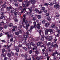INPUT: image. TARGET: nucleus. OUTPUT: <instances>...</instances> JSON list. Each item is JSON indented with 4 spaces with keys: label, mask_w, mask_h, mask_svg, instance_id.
I'll list each match as a JSON object with an SVG mask.
<instances>
[{
    "label": "nucleus",
    "mask_w": 60,
    "mask_h": 60,
    "mask_svg": "<svg viewBox=\"0 0 60 60\" xmlns=\"http://www.w3.org/2000/svg\"><path fill=\"white\" fill-rule=\"evenodd\" d=\"M35 1L34 0H30V1H28V2H26L25 4V3H23L22 6L23 7L25 6V4L26 5L25 7L26 8L29 5V4H30V3H31L32 4H34L35 3Z\"/></svg>",
    "instance_id": "obj_1"
},
{
    "label": "nucleus",
    "mask_w": 60,
    "mask_h": 60,
    "mask_svg": "<svg viewBox=\"0 0 60 60\" xmlns=\"http://www.w3.org/2000/svg\"><path fill=\"white\" fill-rule=\"evenodd\" d=\"M26 14H27V13H26V14L24 15L23 16V22H25V23L26 24V23H27L29 22V21L28 20H25L26 19V18L25 17V16L26 15Z\"/></svg>",
    "instance_id": "obj_2"
},
{
    "label": "nucleus",
    "mask_w": 60,
    "mask_h": 60,
    "mask_svg": "<svg viewBox=\"0 0 60 60\" xmlns=\"http://www.w3.org/2000/svg\"><path fill=\"white\" fill-rule=\"evenodd\" d=\"M46 39H47L48 41H51L53 40V38L52 37L49 36V37H45Z\"/></svg>",
    "instance_id": "obj_3"
},
{
    "label": "nucleus",
    "mask_w": 60,
    "mask_h": 60,
    "mask_svg": "<svg viewBox=\"0 0 60 60\" xmlns=\"http://www.w3.org/2000/svg\"><path fill=\"white\" fill-rule=\"evenodd\" d=\"M7 55L8 57H11V56H13V55H14V53H13V52H11L10 54L9 53L7 54Z\"/></svg>",
    "instance_id": "obj_4"
},
{
    "label": "nucleus",
    "mask_w": 60,
    "mask_h": 60,
    "mask_svg": "<svg viewBox=\"0 0 60 60\" xmlns=\"http://www.w3.org/2000/svg\"><path fill=\"white\" fill-rule=\"evenodd\" d=\"M13 9V8L12 7V6H10L9 7L7 8H6L7 10L9 11H10V9L11 10H12V9Z\"/></svg>",
    "instance_id": "obj_5"
},
{
    "label": "nucleus",
    "mask_w": 60,
    "mask_h": 60,
    "mask_svg": "<svg viewBox=\"0 0 60 60\" xmlns=\"http://www.w3.org/2000/svg\"><path fill=\"white\" fill-rule=\"evenodd\" d=\"M54 44V43H53V44L51 45L52 46V47H54H54L55 48H58V45H57L56 44L55 45Z\"/></svg>",
    "instance_id": "obj_6"
},
{
    "label": "nucleus",
    "mask_w": 60,
    "mask_h": 60,
    "mask_svg": "<svg viewBox=\"0 0 60 60\" xmlns=\"http://www.w3.org/2000/svg\"><path fill=\"white\" fill-rule=\"evenodd\" d=\"M10 33H11V32H9V33L7 32V33H5V34L7 36L8 38H9L10 36V35H9V34H10Z\"/></svg>",
    "instance_id": "obj_7"
},
{
    "label": "nucleus",
    "mask_w": 60,
    "mask_h": 60,
    "mask_svg": "<svg viewBox=\"0 0 60 60\" xmlns=\"http://www.w3.org/2000/svg\"><path fill=\"white\" fill-rule=\"evenodd\" d=\"M59 7H60V6L58 5H56L54 6V8L56 9H57V8H58Z\"/></svg>",
    "instance_id": "obj_8"
},
{
    "label": "nucleus",
    "mask_w": 60,
    "mask_h": 60,
    "mask_svg": "<svg viewBox=\"0 0 60 60\" xmlns=\"http://www.w3.org/2000/svg\"><path fill=\"white\" fill-rule=\"evenodd\" d=\"M21 56L22 57H24V56H25V57H28V56H27V54H24V55L22 54L21 55Z\"/></svg>",
    "instance_id": "obj_9"
},
{
    "label": "nucleus",
    "mask_w": 60,
    "mask_h": 60,
    "mask_svg": "<svg viewBox=\"0 0 60 60\" xmlns=\"http://www.w3.org/2000/svg\"><path fill=\"white\" fill-rule=\"evenodd\" d=\"M46 31H48L49 32H50L51 33H52L53 34H54V33H53V30L52 29H47V30H46Z\"/></svg>",
    "instance_id": "obj_10"
},
{
    "label": "nucleus",
    "mask_w": 60,
    "mask_h": 60,
    "mask_svg": "<svg viewBox=\"0 0 60 60\" xmlns=\"http://www.w3.org/2000/svg\"><path fill=\"white\" fill-rule=\"evenodd\" d=\"M41 25V23L40 22H39L38 23L37 27L38 28V29H40V27L39 26H40Z\"/></svg>",
    "instance_id": "obj_11"
},
{
    "label": "nucleus",
    "mask_w": 60,
    "mask_h": 60,
    "mask_svg": "<svg viewBox=\"0 0 60 60\" xmlns=\"http://www.w3.org/2000/svg\"><path fill=\"white\" fill-rule=\"evenodd\" d=\"M49 25V24L48 22H47L45 23V26L46 27H48Z\"/></svg>",
    "instance_id": "obj_12"
},
{
    "label": "nucleus",
    "mask_w": 60,
    "mask_h": 60,
    "mask_svg": "<svg viewBox=\"0 0 60 60\" xmlns=\"http://www.w3.org/2000/svg\"><path fill=\"white\" fill-rule=\"evenodd\" d=\"M13 24L11 23L9 24L8 26L9 27H12L13 26Z\"/></svg>",
    "instance_id": "obj_13"
},
{
    "label": "nucleus",
    "mask_w": 60,
    "mask_h": 60,
    "mask_svg": "<svg viewBox=\"0 0 60 60\" xmlns=\"http://www.w3.org/2000/svg\"><path fill=\"white\" fill-rule=\"evenodd\" d=\"M26 8H25L23 9L22 10L21 12L22 13H23L24 11H25L26 10Z\"/></svg>",
    "instance_id": "obj_14"
},
{
    "label": "nucleus",
    "mask_w": 60,
    "mask_h": 60,
    "mask_svg": "<svg viewBox=\"0 0 60 60\" xmlns=\"http://www.w3.org/2000/svg\"><path fill=\"white\" fill-rule=\"evenodd\" d=\"M47 19L48 21H50L51 20V18H50V17H47Z\"/></svg>",
    "instance_id": "obj_15"
},
{
    "label": "nucleus",
    "mask_w": 60,
    "mask_h": 60,
    "mask_svg": "<svg viewBox=\"0 0 60 60\" xmlns=\"http://www.w3.org/2000/svg\"><path fill=\"white\" fill-rule=\"evenodd\" d=\"M36 59L37 60H39V59H42V57H40L39 58L38 57L36 58Z\"/></svg>",
    "instance_id": "obj_16"
},
{
    "label": "nucleus",
    "mask_w": 60,
    "mask_h": 60,
    "mask_svg": "<svg viewBox=\"0 0 60 60\" xmlns=\"http://www.w3.org/2000/svg\"><path fill=\"white\" fill-rule=\"evenodd\" d=\"M49 4L50 5V6H52V5H53L54 4V3L52 2H50L49 3Z\"/></svg>",
    "instance_id": "obj_17"
},
{
    "label": "nucleus",
    "mask_w": 60,
    "mask_h": 60,
    "mask_svg": "<svg viewBox=\"0 0 60 60\" xmlns=\"http://www.w3.org/2000/svg\"><path fill=\"white\" fill-rule=\"evenodd\" d=\"M2 7L3 8H6V5L5 4H3L2 6Z\"/></svg>",
    "instance_id": "obj_18"
},
{
    "label": "nucleus",
    "mask_w": 60,
    "mask_h": 60,
    "mask_svg": "<svg viewBox=\"0 0 60 60\" xmlns=\"http://www.w3.org/2000/svg\"><path fill=\"white\" fill-rule=\"evenodd\" d=\"M6 52V51H5V49H3L2 51V53H4V52Z\"/></svg>",
    "instance_id": "obj_19"
},
{
    "label": "nucleus",
    "mask_w": 60,
    "mask_h": 60,
    "mask_svg": "<svg viewBox=\"0 0 60 60\" xmlns=\"http://www.w3.org/2000/svg\"><path fill=\"white\" fill-rule=\"evenodd\" d=\"M7 27H8V26L6 25H4V27L5 29H6L7 28Z\"/></svg>",
    "instance_id": "obj_20"
},
{
    "label": "nucleus",
    "mask_w": 60,
    "mask_h": 60,
    "mask_svg": "<svg viewBox=\"0 0 60 60\" xmlns=\"http://www.w3.org/2000/svg\"><path fill=\"white\" fill-rule=\"evenodd\" d=\"M47 30V29L46 30H45V34H46V35H47L48 34V30Z\"/></svg>",
    "instance_id": "obj_21"
},
{
    "label": "nucleus",
    "mask_w": 60,
    "mask_h": 60,
    "mask_svg": "<svg viewBox=\"0 0 60 60\" xmlns=\"http://www.w3.org/2000/svg\"><path fill=\"white\" fill-rule=\"evenodd\" d=\"M55 25L54 24H52L51 25V27L52 28H54V27H55Z\"/></svg>",
    "instance_id": "obj_22"
},
{
    "label": "nucleus",
    "mask_w": 60,
    "mask_h": 60,
    "mask_svg": "<svg viewBox=\"0 0 60 60\" xmlns=\"http://www.w3.org/2000/svg\"><path fill=\"white\" fill-rule=\"evenodd\" d=\"M37 17L38 19H41V15H38Z\"/></svg>",
    "instance_id": "obj_23"
},
{
    "label": "nucleus",
    "mask_w": 60,
    "mask_h": 60,
    "mask_svg": "<svg viewBox=\"0 0 60 60\" xmlns=\"http://www.w3.org/2000/svg\"><path fill=\"white\" fill-rule=\"evenodd\" d=\"M1 57H4L5 56V54H1Z\"/></svg>",
    "instance_id": "obj_24"
},
{
    "label": "nucleus",
    "mask_w": 60,
    "mask_h": 60,
    "mask_svg": "<svg viewBox=\"0 0 60 60\" xmlns=\"http://www.w3.org/2000/svg\"><path fill=\"white\" fill-rule=\"evenodd\" d=\"M30 44L31 45L33 46H34V43L33 42H31L30 43Z\"/></svg>",
    "instance_id": "obj_25"
},
{
    "label": "nucleus",
    "mask_w": 60,
    "mask_h": 60,
    "mask_svg": "<svg viewBox=\"0 0 60 60\" xmlns=\"http://www.w3.org/2000/svg\"><path fill=\"white\" fill-rule=\"evenodd\" d=\"M53 43H51V42H49L47 44V45H51V44H53Z\"/></svg>",
    "instance_id": "obj_26"
},
{
    "label": "nucleus",
    "mask_w": 60,
    "mask_h": 60,
    "mask_svg": "<svg viewBox=\"0 0 60 60\" xmlns=\"http://www.w3.org/2000/svg\"><path fill=\"white\" fill-rule=\"evenodd\" d=\"M11 11L12 13H13L14 12V9H12L11 10Z\"/></svg>",
    "instance_id": "obj_27"
},
{
    "label": "nucleus",
    "mask_w": 60,
    "mask_h": 60,
    "mask_svg": "<svg viewBox=\"0 0 60 60\" xmlns=\"http://www.w3.org/2000/svg\"><path fill=\"white\" fill-rule=\"evenodd\" d=\"M15 6H16L17 7H18L19 6V5H18V4L17 3H16L15 4Z\"/></svg>",
    "instance_id": "obj_28"
},
{
    "label": "nucleus",
    "mask_w": 60,
    "mask_h": 60,
    "mask_svg": "<svg viewBox=\"0 0 60 60\" xmlns=\"http://www.w3.org/2000/svg\"><path fill=\"white\" fill-rule=\"evenodd\" d=\"M16 52H18L19 51V48H16Z\"/></svg>",
    "instance_id": "obj_29"
},
{
    "label": "nucleus",
    "mask_w": 60,
    "mask_h": 60,
    "mask_svg": "<svg viewBox=\"0 0 60 60\" xmlns=\"http://www.w3.org/2000/svg\"><path fill=\"white\" fill-rule=\"evenodd\" d=\"M37 46H40L41 45V43L38 42L37 43Z\"/></svg>",
    "instance_id": "obj_30"
},
{
    "label": "nucleus",
    "mask_w": 60,
    "mask_h": 60,
    "mask_svg": "<svg viewBox=\"0 0 60 60\" xmlns=\"http://www.w3.org/2000/svg\"><path fill=\"white\" fill-rule=\"evenodd\" d=\"M23 49H24L25 50V51H27V48H26V47H24L23 48Z\"/></svg>",
    "instance_id": "obj_31"
},
{
    "label": "nucleus",
    "mask_w": 60,
    "mask_h": 60,
    "mask_svg": "<svg viewBox=\"0 0 60 60\" xmlns=\"http://www.w3.org/2000/svg\"><path fill=\"white\" fill-rule=\"evenodd\" d=\"M3 18H4L5 19H6L5 18H6V17H5L4 16H1V17H0V19H2Z\"/></svg>",
    "instance_id": "obj_32"
},
{
    "label": "nucleus",
    "mask_w": 60,
    "mask_h": 60,
    "mask_svg": "<svg viewBox=\"0 0 60 60\" xmlns=\"http://www.w3.org/2000/svg\"><path fill=\"white\" fill-rule=\"evenodd\" d=\"M46 21L45 20H42V23L43 24H44V23H45V22Z\"/></svg>",
    "instance_id": "obj_33"
},
{
    "label": "nucleus",
    "mask_w": 60,
    "mask_h": 60,
    "mask_svg": "<svg viewBox=\"0 0 60 60\" xmlns=\"http://www.w3.org/2000/svg\"><path fill=\"white\" fill-rule=\"evenodd\" d=\"M35 52L37 55H38L39 54V52H38V51H35Z\"/></svg>",
    "instance_id": "obj_34"
},
{
    "label": "nucleus",
    "mask_w": 60,
    "mask_h": 60,
    "mask_svg": "<svg viewBox=\"0 0 60 60\" xmlns=\"http://www.w3.org/2000/svg\"><path fill=\"white\" fill-rule=\"evenodd\" d=\"M40 40L41 41H43V37H42V36H41V37L40 39Z\"/></svg>",
    "instance_id": "obj_35"
},
{
    "label": "nucleus",
    "mask_w": 60,
    "mask_h": 60,
    "mask_svg": "<svg viewBox=\"0 0 60 60\" xmlns=\"http://www.w3.org/2000/svg\"><path fill=\"white\" fill-rule=\"evenodd\" d=\"M37 49V47L34 46V48H33L32 49L33 50H34V49Z\"/></svg>",
    "instance_id": "obj_36"
},
{
    "label": "nucleus",
    "mask_w": 60,
    "mask_h": 60,
    "mask_svg": "<svg viewBox=\"0 0 60 60\" xmlns=\"http://www.w3.org/2000/svg\"><path fill=\"white\" fill-rule=\"evenodd\" d=\"M35 11L36 12H39V10L38 9H35Z\"/></svg>",
    "instance_id": "obj_37"
},
{
    "label": "nucleus",
    "mask_w": 60,
    "mask_h": 60,
    "mask_svg": "<svg viewBox=\"0 0 60 60\" xmlns=\"http://www.w3.org/2000/svg\"><path fill=\"white\" fill-rule=\"evenodd\" d=\"M19 33L18 32H16L15 33V35H19Z\"/></svg>",
    "instance_id": "obj_38"
},
{
    "label": "nucleus",
    "mask_w": 60,
    "mask_h": 60,
    "mask_svg": "<svg viewBox=\"0 0 60 60\" xmlns=\"http://www.w3.org/2000/svg\"><path fill=\"white\" fill-rule=\"evenodd\" d=\"M22 9V7L20 6L19 8V9L20 10H21V9Z\"/></svg>",
    "instance_id": "obj_39"
},
{
    "label": "nucleus",
    "mask_w": 60,
    "mask_h": 60,
    "mask_svg": "<svg viewBox=\"0 0 60 60\" xmlns=\"http://www.w3.org/2000/svg\"><path fill=\"white\" fill-rule=\"evenodd\" d=\"M13 41V39L12 38H11L10 40V41H11H11Z\"/></svg>",
    "instance_id": "obj_40"
},
{
    "label": "nucleus",
    "mask_w": 60,
    "mask_h": 60,
    "mask_svg": "<svg viewBox=\"0 0 60 60\" xmlns=\"http://www.w3.org/2000/svg\"><path fill=\"white\" fill-rule=\"evenodd\" d=\"M56 54H57V55H59V56H60V53H59L58 52H56L55 53Z\"/></svg>",
    "instance_id": "obj_41"
},
{
    "label": "nucleus",
    "mask_w": 60,
    "mask_h": 60,
    "mask_svg": "<svg viewBox=\"0 0 60 60\" xmlns=\"http://www.w3.org/2000/svg\"><path fill=\"white\" fill-rule=\"evenodd\" d=\"M1 41L2 42H3L4 43V42H5V41H4V40H1Z\"/></svg>",
    "instance_id": "obj_42"
},
{
    "label": "nucleus",
    "mask_w": 60,
    "mask_h": 60,
    "mask_svg": "<svg viewBox=\"0 0 60 60\" xmlns=\"http://www.w3.org/2000/svg\"><path fill=\"white\" fill-rule=\"evenodd\" d=\"M8 59V58H7V57H5L4 58V60H7Z\"/></svg>",
    "instance_id": "obj_43"
},
{
    "label": "nucleus",
    "mask_w": 60,
    "mask_h": 60,
    "mask_svg": "<svg viewBox=\"0 0 60 60\" xmlns=\"http://www.w3.org/2000/svg\"><path fill=\"white\" fill-rule=\"evenodd\" d=\"M23 36L24 38H27L28 37V36L26 35H25L24 36Z\"/></svg>",
    "instance_id": "obj_44"
},
{
    "label": "nucleus",
    "mask_w": 60,
    "mask_h": 60,
    "mask_svg": "<svg viewBox=\"0 0 60 60\" xmlns=\"http://www.w3.org/2000/svg\"><path fill=\"white\" fill-rule=\"evenodd\" d=\"M56 52H57L56 51L52 55V56H55V54H56Z\"/></svg>",
    "instance_id": "obj_45"
},
{
    "label": "nucleus",
    "mask_w": 60,
    "mask_h": 60,
    "mask_svg": "<svg viewBox=\"0 0 60 60\" xmlns=\"http://www.w3.org/2000/svg\"><path fill=\"white\" fill-rule=\"evenodd\" d=\"M14 28H17V26H15L13 27Z\"/></svg>",
    "instance_id": "obj_46"
},
{
    "label": "nucleus",
    "mask_w": 60,
    "mask_h": 60,
    "mask_svg": "<svg viewBox=\"0 0 60 60\" xmlns=\"http://www.w3.org/2000/svg\"><path fill=\"white\" fill-rule=\"evenodd\" d=\"M44 4L45 5H46L47 6H48L49 5V4H48L47 3H45Z\"/></svg>",
    "instance_id": "obj_47"
},
{
    "label": "nucleus",
    "mask_w": 60,
    "mask_h": 60,
    "mask_svg": "<svg viewBox=\"0 0 60 60\" xmlns=\"http://www.w3.org/2000/svg\"><path fill=\"white\" fill-rule=\"evenodd\" d=\"M14 14L15 15H17V14H18V13L16 12H15L14 13Z\"/></svg>",
    "instance_id": "obj_48"
},
{
    "label": "nucleus",
    "mask_w": 60,
    "mask_h": 60,
    "mask_svg": "<svg viewBox=\"0 0 60 60\" xmlns=\"http://www.w3.org/2000/svg\"><path fill=\"white\" fill-rule=\"evenodd\" d=\"M27 31H28V32H31V30H27Z\"/></svg>",
    "instance_id": "obj_49"
},
{
    "label": "nucleus",
    "mask_w": 60,
    "mask_h": 60,
    "mask_svg": "<svg viewBox=\"0 0 60 60\" xmlns=\"http://www.w3.org/2000/svg\"><path fill=\"white\" fill-rule=\"evenodd\" d=\"M29 24H27L26 25V27H28L29 26Z\"/></svg>",
    "instance_id": "obj_50"
},
{
    "label": "nucleus",
    "mask_w": 60,
    "mask_h": 60,
    "mask_svg": "<svg viewBox=\"0 0 60 60\" xmlns=\"http://www.w3.org/2000/svg\"><path fill=\"white\" fill-rule=\"evenodd\" d=\"M38 12L39 13H41L42 12V11H38Z\"/></svg>",
    "instance_id": "obj_51"
},
{
    "label": "nucleus",
    "mask_w": 60,
    "mask_h": 60,
    "mask_svg": "<svg viewBox=\"0 0 60 60\" xmlns=\"http://www.w3.org/2000/svg\"><path fill=\"white\" fill-rule=\"evenodd\" d=\"M56 57H53V60H56Z\"/></svg>",
    "instance_id": "obj_52"
},
{
    "label": "nucleus",
    "mask_w": 60,
    "mask_h": 60,
    "mask_svg": "<svg viewBox=\"0 0 60 60\" xmlns=\"http://www.w3.org/2000/svg\"><path fill=\"white\" fill-rule=\"evenodd\" d=\"M49 14L48 13L46 14V16H49Z\"/></svg>",
    "instance_id": "obj_53"
},
{
    "label": "nucleus",
    "mask_w": 60,
    "mask_h": 60,
    "mask_svg": "<svg viewBox=\"0 0 60 60\" xmlns=\"http://www.w3.org/2000/svg\"><path fill=\"white\" fill-rule=\"evenodd\" d=\"M30 28H30L31 29H33L34 28V26H31Z\"/></svg>",
    "instance_id": "obj_54"
},
{
    "label": "nucleus",
    "mask_w": 60,
    "mask_h": 60,
    "mask_svg": "<svg viewBox=\"0 0 60 60\" xmlns=\"http://www.w3.org/2000/svg\"><path fill=\"white\" fill-rule=\"evenodd\" d=\"M43 11L44 12H47V11L46 10H43Z\"/></svg>",
    "instance_id": "obj_55"
},
{
    "label": "nucleus",
    "mask_w": 60,
    "mask_h": 60,
    "mask_svg": "<svg viewBox=\"0 0 60 60\" xmlns=\"http://www.w3.org/2000/svg\"><path fill=\"white\" fill-rule=\"evenodd\" d=\"M2 35H3V33H0V36H2Z\"/></svg>",
    "instance_id": "obj_56"
},
{
    "label": "nucleus",
    "mask_w": 60,
    "mask_h": 60,
    "mask_svg": "<svg viewBox=\"0 0 60 60\" xmlns=\"http://www.w3.org/2000/svg\"><path fill=\"white\" fill-rule=\"evenodd\" d=\"M19 34H21V33H22V31L21 30L20 31L18 32Z\"/></svg>",
    "instance_id": "obj_57"
},
{
    "label": "nucleus",
    "mask_w": 60,
    "mask_h": 60,
    "mask_svg": "<svg viewBox=\"0 0 60 60\" xmlns=\"http://www.w3.org/2000/svg\"><path fill=\"white\" fill-rule=\"evenodd\" d=\"M32 53H33V52L32 51L30 50V51L29 53H30V54H32Z\"/></svg>",
    "instance_id": "obj_58"
},
{
    "label": "nucleus",
    "mask_w": 60,
    "mask_h": 60,
    "mask_svg": "<svg viewBox=\"0 0 60 60\" xmlns=\"http://www.w3.org/2000/svg\"><path fill=\"white\" fill-rule=\"evenodd\" d=\"M59 16V15H56L55 16V17H58Z\"/></svg>",
    "instance_id": "obj_59"
},
{
    "label": "nucleus",
    "mask_w": 60,
    "mask_h": 60,
    "mask_svg": "<svg viewBox=\"0 0 60 60\" xmlns=\"http://www.w3.org/2000/svg\"><path fill=\"white\" fill-rule=\"evenodd\" d=\"M28 9L29 11H31L32 10V8H29Z\"/></svg>",
    "instance_id": "obj_60"
},
{
    "label": "nucleus",
    "mask_w": 60,
    "mask_h": 60,
    "mask_svg": "<svg viewBox=\"0 0 60 60\" xmlns=\"http://www.w3.org/2000/svg\"><path fill=\"white\" fill-rule=\"evenodd\" d=\"M15 22H18V19H15Z\"/></svg>",
    "instance_id": "obj_61"
},
{
    "label": "nucleus",
    "mask_w": 60,
    "mask_h": 60,
    "mask_svg": "<svg viewBox=\"0 0 60 60\" xmlns=\"http://www.w3.org/2000/svg\"><path fill=\"white\" fill-rule=\"evenodd\" d=\"M13 35H11L10 36V37L11 38H12V37H13Z\"/></svg>",
    "instance_id": "obj_62"
},
{
    "label": "nucleus",
    "mask_w": 60,
    "mask_h": 60,
    "mask_svg": "<svg viewBox=\"0 0 60 60\" xmlns=\"http://www.w3.org/2000/svg\"><path fill=\"white\" fill-rule=\"evenodd\" d=\"M3 29V27H0V30H2Z\"/></svg>",
    "instance_id": "obj_63"
},
{
    "label": "nucleus",
    "mask_w": 60,
    "mask_h": 60,
    "mask_svg": "<svg viewBox=\"0 0 60 60\" xmlns=\"http://www.w3.org/2000/svg\"><path fill=\"white\" fill-rule=\"evenodd\" d=\"M58 33H59V34H60V30H58Z\"/></svg>",
    "instance_id": "obj_64"
}]
</instances>
